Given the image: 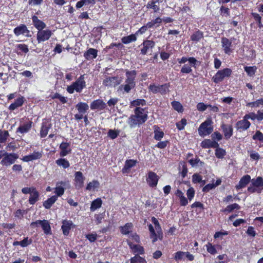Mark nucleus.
Masks as SVG:
<instances>
[{
    "instance_id": "43",
    "label": "nucleus",
    "mask_w": 263,
    "mask_h": 263,
    "mask_svg": "<svg viewBox=\"0 0 263 263\" xmlns=\"http://www.w3.org/2000/svg\"><path fill=\"white\" fill-rule=\"evenodd\" d=\"M202 38H203V33L199 30L195 31L191 36V41L196 42H199Z\"/></svg>"
},
{
    "instance_id": "54",
    "label": "nucleus",
    "mask_w": 263,
    "mask_h": 263,
    "mask_svg": "<svg viewBox=\"0 0 263 263\" xmlns=\"http://www.w3.org/2000/svg\"><path fill=\"white\" fill-rule=\"evenodd\" d=\"M185 252L179 251L176 252L173 254L174 259L176 261L178 262L183 259L185 257Z\"/></svg>"
},
{
    "instance_id": "46",
    "label": "nucleus",
    "mask_w": 263,
    "mask_h": 263,
    "mask_svg": "<svg viewBox=\"0 0 263 263\" xmlns=\"http://www.w3.org/2000/svg\"><path fill=\"white\" fill-rule=\"evenodd\" d=\"M154 127V138L157 141H160L161 139L164 137V132L161 130H159V127L157 125H155Z\"/></svg>"
},
{
    "instance_id": "20",
    "label": "nucleus",
    "mask_w": 263,
    "mask_h": 263,
    "mask_svg": "<svg viewBox=\"0 0 263 263\" xmlns=\"http://www.w3.org/2000/svg\"><path fill=\"white\" fill-rule=\"evenodd\" d=\"M142 48L140 50V53L146 55L150 49H152L155 46V42L152 40H144L142 45Z\"/></svg>"
},
{
    "instance_id": "30",
    "label": "nucleus",
    "mask_w": 263,
    "mask_h": 263,
    "mask_svg": "<svg viewBox=\"0 0 263 263\" xmlns=\"http://www.w3.org/2000/svg\"><path fill=\"white\" fill-rule=\"evenodd\" d=\"M31 19L33 26L38 30V31L44 29L46 27V25L45 23L43 21L39 19L38 17L35 15H32Z\"/></svg>"
},
{
    "instance_id": "62",
    "label": "nucleus",
    "mask_w": 263,
    "mask_h": 263,
    "mask_svg": "<svg viewBox=\"0 0 263 263\" xmlns=\"http://www.w3.org/2000/svg\"><path fill=\"white\" fill-rule=\"evenodd\" d=\"M252 139L254 140H258L263 142V134L260 130H257L255 134L253 135Z\"/></svg>"
},
{
    "instance_id": "15",
    "label": "nucleus",
    "mask_w": 263,
    "mask_h": 263,
    "mask_svg": "<svg viewBox=\"0 0 263 263\" xmlns=\"http://www.w3.org/2000/svg\"><path fill=\"white\" fill-rule=\"evenodd\" d=\"M159 180V177L156 173L149 171L146 176V181L149 187L154 188L157 186Z\"/></svg>"
},
{
    "instance_id": "22",
    "label": "nucleus",
    "mask_w": 263,
    "mask_h": 263,
    "mask_svg": "<svg viewBox=\"0 0 263 263\" xmlns=\"http://www.w3.org/2000/svg\"><path fill=\"white\" fill-rule=\"evenodd\" d=\"M59 148L60 149V156L61 157H64L71 152L70 144L68 142H62L59 146Z\"/></svg>"
},
{
    "instance_id": "60",
    "label": "nucleus",
    "mask_w": 263,
    "mask_h": 263,
    "mask_svg": "<svg viewBox=\"0 0 263 263\" xmlns=\"http://www.w3.org/2000/svg\"><path fill=\"white\" fill-rule=\"evenodd\" d=\"M212 141L209 139H204L201 142L200 145L203 148H211Z\"/></svg>"
},
{
    "instance_id": "19",
    "label": "nucleus",
    "mask_w": 263,
    "mask_h": 263,
    "mask_svg": "<svg viewBox=\"0 0 263 263\" xmlns=\"http://www.w3.org/2000/svg\"><path fill=\"white\" fill-rule=\"evenodd\" d=\"M127 243L129 246V249L132 250V253L135 254V255L136 254L140 255L144 254V249L142 246L139 245L134 244L129 240H127Z\"/></svg>"
},
{
    "instance_id": "35",
    "label": "nucleus",
    "mask_w": 263,
    "mask_h": 263,
    "mask_svg": "<svg viewBox=\"0 0 263 263\" xmlns=\"http://www.w3.org/2000/svg\"><path fill=\"white\" fill-rule=\"evenodd\" d=\"M175 195L179 198L181 206H186L188 204L187 199L184 196L183 193L180 190L177 189L175 192Z\"/></svg>"
},
{
    "instance_id": "27",
    "label": "nucleus",
    "mask_w": 263,
    "mask_h": 263,
    "mask_svg": "<svg viewBox=\"0 0 263 263\" xmlns=\"http://www.w3.org/2000/svg\"><path fill=\"white\" fill-rule=\"evenodd\" d=\"M13 32L16 36H19L21 34L25 35V34H27L26 36H28V34L29 33L30 31L26 25L22 24L14 29Z\"/></svg>"
},
{
    "instance_id": "55",
    "label": "nucleus",
    "mask_w": 263,
    "mask_h": 263,
    "mask_svg": "<svg viewBox=\"0 0 263 263\" xmlns=\"http://www.w3.org/2000/svg\"><path fill=\"white\" fill-rule=\"evenodd\" d=\"M105 216V212L96 214L94 215L95 222L96 225H99L102 223Z\"/></svg>"
},
{
    "instance_id": "51",
    "label": "nucleus",
    "mask_w": 263,
    "mask_h": 263,
    "mask_svg": "<svg viewBox=\"0 0 263 263\" xmlns=\"http://www.w3.org/2000/svg\"><path fill=\"white\" fill-rule=\"evenodd\" d=\"M9 137V133L8 130L0 129V144L6 143Z\"/></svg>"
},
{
    "instance_id": "45",
    "label": "nucleus",
    "mask_w": 263,
    "mask_h": 263,
    "mask_svg": "<svg viewBox=\"0 0 263 263\" xmlns=\"http://www.w3.org/2000/svg\"><path fill=\"white\" fill-rule=\"evenodd\" d=\"M162 22V20L160 17H157L155 19L152 20L147 23V26L149 28H157L159 27L160 24Z\"/></svg>"
},
{
    "instance_id": "16",
    "label": "nucleus",
    "mask_w": 263,
    "mask_h": 263,
    "mask_svg": "<svg viewBox=\"0 0 263 263\" xmlns=\"http://www.w3.org/2000/svg\"><path fill=\"white\" fill-rule=\"evenodd\" d=\"M122 80L118 76L107 77L103 81V85L106 87H115L120 84Z\"/></svg>"
},
{
    "instance_id": "56",
    "label": "nucleus",
    "mask_w": 263,
    "mask_h": 263,
    "mask_svg": "<svg viewBox=\"0 0 263 263\" xmlns=\"http://www.w3.org/2000/svg\"><path fill=\"white\" fill-rule=\"evenodd\" d=\"M130 263H144L146 262L145 259L138 254H136L134 257L130 259Z\"/></svg>"
},
{
    "instance_id": "44",
    "label": "nucleus",
    "mask_w": 263,
    "mask_h": 263,
    "mask_svg": "<svg viewBox=\"0 0 263 263\" xmlns=\"http://www.w3.org/2000/svg\"><path fill=\"white\" fill-rule=\"evenodd\" d=\"M251 185L256 188L261 187V190L263 188V178L261 177H257L256 179L251 180Z\"/></svg>"
},
{
    "instance_id": "42",
    "label": "nucleus",
    "mask_w": 263,
    "mask_h": 263,
    "mask_svg": "<svg viewBox=\"0 0 263 263\" xmlns=\"http://www.w3.org/2000/svg\"><path fill=\"white\" fill-rule=\"evenodd\" d=\"M56 164L62 167L64 169L68 168L70 166V163L66 159L61 157L55 161Z\"/></svg>"
},
{
    "instance_id": "12",
    "label": "nucleus",
    "mask_w": 263,
    "mask_h": 263,
    "mask_svg": "<svg viewBox=\"0 0 263 263\" xmlns=\"http://www.w3.org/2000/svg\"><path fill=\"white\" fill-rule=\"evenodd\" d=\"M76 108L78 111V114L74 115V119L79 121L82 119L83 115L87 112L89 106L87 103L81 102L76 105Z\"/></svg>"
},
{
    "instance_id": "6",
    "label": "nucleus",
    "mask_w": 263,
    "mask_h": 263,
    "mask_svg": "<svg viewBox=\"0 0 263 263\" xmlns=\"http://www.w3.org/2000/svg\"><path fill=\"white\" fill-rule=\"evenodd\" d=\"M213 121L211 118L207 119L199 126L198 132L201 137L210 135L213 132Z\"/></svg>"
},
{
    "instance_id": "52",
    "label": "nucleus",
    "mask_w": 263,
    "mask_h": 263,
    "mask_svg": "<svg viewBox=\"0 0 263 263\" xmlns=\"http://www.w3.org/2000/svg\"><path fill=\"white\" fill-rule=\"evenodd\" d=\"M171 105L173 109L178 112H182L183 111V107L182 104L177 101H173L171 102Z\"/></svg>"
},
{
    "instance_id": "34",
    "label": "nucleus",
    "mask_w": 263,
    "mask_h": 263,
    "mask_svg": "<svg viewBox=\"0 0 263 263\" xmlns=\"http://www.w3.org/2000/svg\"><path fill=\"white\" fill-rule=\"evenodd\" d=\"M161 2V0L150 1L146 5V7L148 9H152L155 13L159 12L160 9L159 5H157V3L159 4Z\"/></svg>"
},
{
    "instance_id": "14",
    "label": "nucleus",
    "mask_w": 263,
    "mask_h": 263,
    "mask_svg": "<svg viewBox=\"0 0 263 263\" xmlns=\"http://www.w3.org/2000/svg\"><path fill=\"white\" fill-rule=\"evenodd\" d=\"M251 125V122L248 120L245 116H243L242 119L236 122L235 128H236V131L241 133L248 130L250 128Z\"/></svg>"
},
{
    "instance_id": "8",
    "label": "nucleus",
    "mask_w": 263,
    "mask_h": 263,
    "mask_svg": "<svg viewBox=\"0 0 263 263\" xmlns=\"http://www.w3.org/2000/svg\"><path fill=\"white\" fill-rule=\"evenodd\" d=\"M170 83H167L162 85H156L155 84H151L148 86V90L153 93H160L162 95H165L170 91Z\"/></svg>"
},
{
    "instance_id": "32",
    "label": "nucleus",
    "mask_w": 263,
    "mask_h": 263,
    "mask_svg": "<svg viewBox=\"0 0 263 263\" xmlns=\"http://www.w3.org/2000/svg\"><path fill=\"white\" fill-rule=\"evenodd\" d=\"M137 163V161L134 159H128L125 162V164L122 169L123 174L128 173L130 169L135 166Z\"/></svg>"
},
{
    "instance_id": "1",
    "label": "nucleus",
    "mask_w": 263,
    "mask_h": 263,
    "mask_svg": "<svg viewBox=\"0 0 263 263\" xmlns=\"http://www.w3.org/2000/svg\"><path fill=\"white\" fill-rule=\"evenodd\" d=\"M145 108L136 107L134 110V115H130L128 119V124L130 127L140 126L148 119L147 112H144Z\"/></svg>"
},
{
    "instance_id": "28",
    "label": "nucleus",
    "mask_w": 263,
    "mask_h": 263,
    "mask_svg": "<svg viewBox=\"0 0 263 263\" xmlns=\"http://www.w3.org/2000/svg\"><path fill=\"white\" fill-rule=\"evenodd\" d=\"M251 181V176L249 175H245L242 176L235 187L237 190L245 187L249 182Z\"/></svg>"
},
{
    "instance_id": "25",
    "label": "nucleus",
    "mask_w": 263,
    "mask_h": 263,
    "mask_svg": "<svg viewBox=\"0 0 263 263\" xmlns=\"http://www.w3.org/2000/svg\"><path fill=\"white\" fill-rule=\"evenodd\" d=\"M42 152H33V153L26 155L21 158V160L24 162H29L33 160L40 159L42 157Z\"/></svg>"
},
{
    "instance_id": "40",
    "label": "nucleus",
    "mask_w": 263,
    "mask_h": 263,
    "mask_svg": "<svg viewBox=\"0 0 263 263\" xmlns=\"http://www.w3.org/2000/svg\"><path fill=\"white\" fill-rule=\"evenodd\" d=\"M240 209V205L237 203H234L227 205L226 208L221 210L220 212L224 213H230L233 212L234 210H238Z\"/></svg>"
},
{
    "instance_id": "7",
    "label": "nucleus",
    "mask_w": 263,
    "mask_h": 263,
    "mask_svg": "<svg viewBox=\"0 0 263 263\" xmlns=\"http://www.w3.org/2000/svg\"><path fill=\"white\" fill-rule=\"evenodd\" d=\"M18 154L14 153H8L4 151L3 158L1 161V164L8 167L14 164L18 158Z\"/></svg>"
},
{
    "instance_id": "21",
    "label": "nucleus",
    "mask_w": 263,
    "mask_h": 263,
    "mask_svg": "<svg viewBox=\"0 0 263 263\" xmlns=\"http://www.w3.org/2000/svg\"><path fill=\"white\" fill-rule=\"evenodd\" d=\"M106 103L101 99L93 100L90 105L91 110H104L106 108Z\"/></svg>"
},
{
    "instance_id": "10",
    "label": "nucleus",
    "mask_w": 263,
    "mask_h": 263,
    "mask_svg": "<svg viewBox=\"0 0 263 263\" xmlns=\"http://www.w3.org/2000/svg\"><path fill=\"white\" fill-rule=\"evenodd\" d=\"M41 227L44 233L46 235L52 234L50 222L47 220H37L35 221H33L30 223V227L31 228H35Z\"/></svg>"
},
{
    "instance_id": "50",
    "label": "nucleus",
    "mask_w": 263,
    "mask_h": 263,
    "mask_svg": "<svg viewBox=\"0 0 263 263\" xmlns=\"http://www.w3.org/2000/svg\"><path fill=\"white\" fill-rule=\"evenodd\" d=\"M189 163L192 167H195L197 165L203 166L204 165V162L201 161L200 159L196 156V158L191 159L188 161Z\"/></svg>"
},
{
    "instance_id": "26",
    "label": "nucleus",
    "mask_w": 263,
    "mask_h": 263,
    "mask_svg": "<svg viewBox=\"0 0 263 263\" xmlns=\"http://www.w3.org/2000/svg\"><path fill=\"white\" fill-rule=\"evenodd\" d=\"M220 127L222 130L225 139H229L233 136V128L232 125L222 123Z\"/></svg>"
},
{
    "instance_id": "48",
    "label": "nucleus",
    "mask_w": 263,
    "mask_h": 263,
    "mask_svg": "<svg viewBox=\"0 0 263 263\" xmlns=\"http://www.w3.org/2000/svg\"><path fill=\"white\" fill-rule=\"evenodd\" d=\"M49 97L53 99H58L62 104H65L67 102V98L62 96L61 94L58 92H55L53 95H50Z\"/></svg>"
},
{
    "instance_id": "53",
    "label": "nucleus",
    "mask_w": 263,
    "mask_h": 263,
    "mask_svg": "<svg viewBox=\"0 0 263 263\" xmlns=\"http://www.w3.org/2000/svg\"><path fill=\"white\" fill-rule=\"evenodd\" d=\"M244 70L248 76L253 77L255 75L256 72L257 67L255 66H245L244 67Z\"/></svg>"
},
{
    "instance_id": "61",
    "label": "nucleus",
    "mask_w": 263,
    "mask_h": 263,
    "mask_svg": "<svg viewBox=\"0 0 263 263\" xmlns=\"http://www.w3.org/2000/svg\"><path fill=\"white\" fill-rule=\"evenodd\" d=\"M187 124L186 120L185 118H182L179 122L176 123L177 128L179 130H182L184 128L185 126Z\"/></svg>"
},
{
    "instance_id": "29",
    "label": "nucleus",
    "mask_w": 263,
    "mask_h": 263,
    "mask_svg": "<svg viewBox=\"0 0 263 263\" xmlns=\"http://www.w3.org/2000/svg\"><path fill=\"white\" fill-rule=\"evenodd\" d=\"M66 185V182L65 181H61L57 183L56 187L54 189V193L57 197H61L64 194V186H65Z\"/></svg>"
},
{
    "instance_id": "49",
    "label": "nucleus",
    "mask_w": 263,
    "mask_h": 263,
    "mask_svg": "<svg viewBox=\"0 0 263 263\" xmlns=\"http://www.w3.org/2000/svg\"><path fill=\"white\" fill-rule=\"evenodd\" d=\"M251 15L255 20L258 27L260 29L263 28V25L261 22V16L256 12H252Z\"/></svg>"
},
{
    "instance_id": "36",
    "label": "nucleus",
    "mask_w": 263,
    "mask_h": 263,
    "mask_svg": "<svg viewBox=\"0 0 263 263\" xmlns=\"http://www.w3.org/2000/svg\"><path fill=\"white\" fill-rule=\"evenodd\" d=\"M102 200L101 198H97L93 200L91 203L90 210L91 212H94L97 209L100 208L102 205Z\"/></svg>"
},
{
    "instance_id": "64",
    "label": "nucleus",
    "mask_w": 263,
    "mask_h": 263,
    "mask_svg": "<svg viewBox=\"0 0 263 263\" xmlns=\"http://www.w3.org/2000/svg\"><path fill=\"white\" fill-rule=\"evenodd\" d=\"M206 247L207 251L211 254L214 255L217 253L215 246L211 243L208 242V244L206 245Z\"/></svg>"
},
{
    "instance_id": "58",
    "label": "nucleus",
    "mask_w": 263,
    "mask_h": 263,
    "mask_svg": "<svg viewBox=\"0 0 263 263\" xmlns=\"http://www.w3.org/2000/svg\"><path fill=\"white\" fill-rule=\"evenodd\" d=\"M215 156L218 159H222L226 155V151L222 148H218L215 149Z\"/></svg>"
},
{
    "instance_id": "5",
    "label": "nucleus",
    "mask_w": 263,
    "mask_h": 263,
    "mask_svg": "<svg viewBox=\"0 0 263 263\" xmlns=\"http://www.w3.org/2000/svg\"><path fill=\"white\" fill-rule=\"evenodd\" d=\"M86 86L85 74H83L81 75L76 81L73 82L70 85L68 86L66 90L70 94L74 93V91L77 92L81 93Z\"/></svg>"
},
{
    "instance_id": "2",
    "label": "nucleus",
    "mask_w": 263,
    "mask_h": 263,
    "mask_svg": "<svg viewBox=\"0 0 263 263\" xmlns=\"http://www.w3.org/2000/svg\"><path fill=\"white\" fill-rule=\"evenodd\" d=\"M137 72L136 70H127L125 72L126 79L125 84L119 86V89L123 93H129L136 86L135 79Z\"/></svg>"
},
{
    "instance_id": "11",
    "label": "nucleus",
    "mask_w": 263,
    "mask_h": 263,
    "mask_svg": "<svg viewBox=\"0 0 263 263\" xmlns=\"http://www.w3.org/2000/svg\"><path fill=\"white\" fill-rule=\"evenodd\" d=\"M232 73V70L229 68H226L218 70L212 77V80L216 84L222 82L226 77H229Z\"/></svg>"
},
{
    "instance_id": "31",
    "label": "nucleus",
    "mask_w": 263,
    "mask_h": 263,
    "mask_svg": "<svg viewBox=\"0 0 263 263\" xmlns=\"http://www.w3.org/2000/svg\"><path fill=\"white\" fill-rule=\"evenodd\" d=\"M25 99L23 96H21L16 99L15 100L14 102L11 103L8 108L10 110L12 111L15 109L21 107L25 101Z\"/></svg>"
},
{
    "instance_id": "47",
    "label": "nucleus",
    "mask_w": 263,
    "mask_h": 263,
    "mask_svg": "<svg viewBox=\"0 0 263 263\" xmlns=\"http://www.w3.org/2000/svg\"><path fill=\"white\" fill-rule=\"evenodd\" d=\"M137 40L136 35L135 34H131L128 36H123L121 38L122 42L124 44H127Z\"/></svg>"
},
{
    "instance_id": "37",
    "label": "nucleus",
    "mask_w": 263,
    "mask_h": 263,
    "mask_svg": "<svg viewBox=\"0 0 263 263\" xmlns=\"http://www.w3.org/2000/svg\"><path fill=\"white\" fill-rule=\"evenodd\" d=\"M133 228V223L132 222H127L123 226H121L120 230L123 235H128L132 232Z\"/></svg>"
},
{
    "instance_id": "4",
    "label": "nucleus",
    "mask_w": 263,
    "mask_h": 263,
    "mask_svg": "<svg viewBox=\"0 0 263 263\" xmlns=\"http://www.w3.org/2000/svg\"><path fill=\"white\" fill-rule=\"evenodd\" d=\"M177 62L179 64H184L187 61L189 62L190 65L184 64L180 70V73L182 74H188L192 71V66L196 68L197 65H199L200 62L198 61L194 57L187 58L186 57H182L181 58H178Z\"/></svg>"
},
{
    "instance_id": "17",
    "label": "nucleus",
    "mask_w": 263,
    "mask_h": 263,
    "mask_svg": "<svg viewBox=\"0 0 263 263\" xmlns=\"http://www.w3.org/2000/svg\"><path fill=\"white\" fill-rule=\"evenodd\" d=\"M74 185L75 188L77 190L82 188L85 179V178L83 176L82 173L80 171L76 172L74 173Z\"/></svg>"
},
{
    "instance_id": "63",
    "label": "nucleus",
    "mask_w": 263,
    "mask_h": 263,
    "mask_svg": "<svg viewBox=\"0 0 263 263\" xmlns=\"http://www.w3.org/2000/svg\"><path fill=\"white\" fill-rule=\"evenodd\" d=\"M195 191L193 187H190L186 192L187 200L191 201L194 197Z\"/></svg>"
},
{
    "instance_id": "18",
    "label": "nucleus",
    "mask_w": 263,
    "mask_h": 263,
    "mask_svg": "<svg viewBox=\"0 0 263 263\" xmlns=\"http://www.w3.org/2000/svg\"><path fill=\"white\" fill-rule=\"evenodd\" d=\"M52 32L50 30H41L38 31L37 33L36 39L39 43L45 42L49 39L52 35Z\"/></svg>"
},
{
    "instance_id": "9",
    "label": "nucleus",
    "mask_w": 263,
    "mask_h": 263,
    "mask_svg": "<svg viewBox=\"0 0 263 263\" xmlns=\"http://www.w3.org/2000/svg\"><path fill=\"white\" fill-rule=\"evenodd\" d=\"M20 122L21 124L16 129V133L22 135L28 133L32 126V121L27 117H23L21 119Z\"/></svg>"
},
{
    "instance_id": "57",
    "label": "nucleus",
    "mask_w": 263,
    "mask_h": 263,
    "mask_svg": "<svg viewBox=\"0 0 263 263\" xmlns=\"http://www.w3.org/2000/svg\"><path fill=\"white\" fill-rule=\"evenodd\" d=\"M260 105L263 106V98H260L254 102H249L246 106L251 107H257Z\"/></svg>"
},
{
    "instance_id": "59",
    "label": "nucleus",
    "mask_w": 263,
    "mask_h": 263,
    "mask_svg": "<svg viewBox=\"0 0 263 263\" xmlns=\"http://www.w3.org/2000/svg\"><path fill=\"white\" fill-rule=\"evenodd\" d=\"M100 183L98 181L94 180L89 182L86 187V190L90 191L92 188L96 189L99 186Z\"/></svg>"
},
{
    "instance_id": "13",
    "label": "nucleus",
    "mask_w": 263,
    "mask_h": 263,
    "mask_svg": "<svg viewBox=\"0 0 263 263\" xmlns=\"http://www.w3.org/2000/svg\"><path fill=\"white\" fill-rule=\"evenodd\" d=\"M221 43L223 52L227 55L231 54L234 50L232 41L226 37H222Z\"/></svg>"
},
{
    "instance_id": "23",
    "label": "nucleus",
    "mask_w": 263,
    "mask_h": 263,
    "mask_svg": "<svg viewBox=\"0 0 263 263\" xmlns=\"http://www.w3.org/2000/svg\"><path fill=\"white\" fill-rule=\"evenodd\" d=\"M74 227L73 222L71 220H63L62 221V226L61 229L62 230L63 234L64 236H67L69 235V232L71 228Z\"/></svg>"
},
{
    "instance_id": "38",
    "label": "nucleus",
    "mask_w": 263,
    "mask_h": 263,
    "mask_svg": "<svg viewBox=\"0 0 263 263\" xmlns=\"http://www.w3.org/2000/svg\"><path fill=\"white\" fill-rule=\"evenodd\" d=\"M57 200V196L53 195L51 197L48 198L46 200L44 201L43 205L46 209H49Z\"/></svg>"
},
{
    "instance_id": "3",
    "label": "nucleus",
    "mask_w": 263,
    "mask_h": 263,
    "mask_svg": "<svg viewBox=\"0 0 263 263\" xmlns=\"http://www.w3.org/2000/svg\"><path fill=\"white\" fill-rule=\"evenodd\" d=\"M151 220L155 225V227L157 231V233H156L153 225L152 224H148L150 238L152 239V242L155 243L158 240V239H159L160 240L162 239L163 233L161 225L158 219L155 217H152Z\"/></svg>"
},
{
    "instance_id": "41",
    "label": "nucleus",
    "mask_w": 263,
    "mask_h": 263,
    "mask_svg": "<svg viewBox=\"0 0 263 263\" xmlns=\"http://www.w3.org/2000/svg\"><path fill=\"white\" fill-rule=\"evenodd\" d=\"M146 105V101L144 99H137L130 102V107H140V106H143Z\"/></svg>"
},
{
    "instance_id": "33",
    "label": "nucleus",
    "mask_w": 263,
    "mask_h": 263,
    "mask_svg": "<svg viewBox=\"0 0 263 263\" xmlns=\"http://www.w3.org/2000/svg\"><path fill=\"white\" fill-rule=\"evenodd\" d=\"M98 50L90 48L84 53V57L87 60H91L96 59L98 56Z\"/></svg>"
},
{
    "instance_id": "39",
    "label": "nucleus",
    "mask_w": 263,
    "mask_h": 263,
    "mask_svg": "<svg viewBox=\"0 0 263 263\" xmlns=\"http://www.w3.org/2000/svg\"><path fill=\"white\" fill-rule=\"evenodd\" d=\"M40 194L36 189L30 194L28 202L30 204H34L39 199Z\"/></svg>"
},
{
    "instance_id": "24",
    "label": "nucleus",
    "mask_w": 263,
    "mask_h": 263,
    "mask_svg": "<svg viewBox=\"0 0 263 263\" xmlns=\"http://www.w3.org/2000/svg\"><path fill=\"white\" fill-rule=\"evenodd\" d=\"M51 124L48 121V120H43L40 133L41 138H45L47 135L49 129L51 128Z\"/></svg>"
}]
</instances>
